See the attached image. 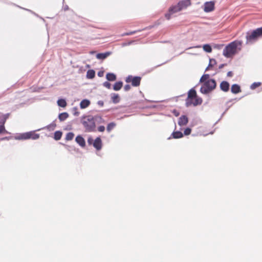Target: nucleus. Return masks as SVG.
Instances as JSON below:
<instances>
[{
    "label": "nucleus",
    "instance_id": "f257e3e1",
    "mask_svg": "<svg viewBox=\"0 0 262 262\" xmlns=\"http://www.w3.org/2000/svg\"><path fill=\"white\" fill-rule=\"evenodd\" d=\"M190 5V2L189 0H184L180 2L178 5L173 6L169 8L168 13L165 14V17L167 19H169L170 18L171 15L182 10Z\"/></svg>",
    "mask_w": 262,
    "mask_h": 262
},
{
    "label": "nucleus",
    "instance_id": "f03ea898",
    "mask_svg": "<svg viewBox=\"0 0 262 262\" xmlns=\"http://www.w3.org/2000/svg\"><path fill=\"white\" fill-rule=\"evenodd\" d=\"M241 41H234L228 45L223 50V54L226 57H230L236 52V49L238 46L242 45Z\"/></svg>",
    "mask_w": 262,
    "mask_h": 262
},
{
    "label": "nucleus",
    "instance_id": "7ed1b4c3",
    "mask_svg": "<svg viewBox=\"0 0 262 262\" xmlns=\"http://www.w3.org/2000/svg\"><path fill=\"white\" fill-rule=\"evenodd\" d=\"M82 123L86 132H93L96 128L95 122L93 119V116L92 115L83 116L82 119Z\"/></svg>",
    "mask_w": 262,
    "mask_h": 262
},
{
    "label": "nucleus",
    "instance_id": "20e7f679",
    "mask_svg": "<svg viewBox=\"0 0 262 262\" xmlns=\"http://www.w3.org/2000/svg\"><path fill=\"white\" fill-rule=\"evenodd\" d=\"M216 83L214 79H210L205 81L200 88V92L203 94H208L216 88Z\"/></svg>",
    "mask_w": 262,
    "mask_h": 262
},
{
    "label": "nucleus",
    "instance_id": "39448f33",
    "mask_svg": "<svg viewBox=\"0 0 262 262\" xmlns=\"http://www.w3.org/2000/svg\"><path fill=\"white\" fill-rule=\"evenodd\" d=\"M262 35V27L253 30L252 32H248L246 35L247 44L252 43Z\"/></svg>",
    "mask_w": 262,
    "mask_h": 262
},
{
    "label": "nucleus",
    "instance_id": "423d86ee",
    "mask_svg": "<svg viewBox=\"0 0 262 262\" xmlns=\"http://www.w3.org/2000/svg\"><path fill=\"white\" fill-rule=\"evenodd\" d=\"M39 137V134H35L34 132H29L19 134L15 137V139L17 140H27L32 139L36 140Z\"/></svg>",
    "mask_w": 262,
    "mask_h": 262
},
{
    "label": "nucleus",
    "instance_id": "0eeeda50",
    "mask_svg": "<svg viewBox=\"0 0 262 262\" xmlns=\"http://www.w3.org/2000/svg\"><path fill=\"white\" fill-rule=\"evenodd\" d=\"M141 77L139 76L133 77L131 75H129L126 78V82L127 83L132 82V84L134 86H138L140 84Z\"/></svg>",
    "mask_w": 262,
    "mask_h": 262
},
{
    "label": "nucleus",
    "instance_id": "6e6552de",
    "mask_svg": "<svg viewBox=\"0 0 262 262\" xmlns=\"http://www.w3.org/2000/svg\"><path fill=\"white\" fill-rule=\"evenodd\" d=\"M214 3L213 2H207L204 4V11L206 12H209L214 10Z\"/></svg>",
    "mask_w": 262,
    "mask_h": 262
},
{
    "label": "nucleus",
    "instance_id": "1a4fd4ad",
    "mask_svg": "<svg viewBox=\"0 0 262 262\" xmlns=\"http://www.w3.org/2000/svg\"><path fill=\"white\" fill-rule=\"evenodd\" d=\"M202 102V99L200 98H196L194 102H192L191 100L187 99L186 101V105L187 107H189L192 104L194 106H196L199 104H201Z\"/></svg>",
    "mask_w": 262,
    "mask_h": 262
},
{
    "label": "nucleus",
    "instance_id": "9d476101",
    "mask_svg": "<svg viewBox=\"0 0 262 262\" xmlns=\"http://www.w3.org/2000/svg\"><path fill=\"white\" fill-rule=\"evenodd\" d=\"M94 147L98 150L102 147V141L100 137H97L93 142Z\"/></svg>",
    "mask_w": 262,
    "mask_h": 262
},
{
    "label": "nucleus",
    "instance_id": "9b49d317",
    "mask_svg": "<svg viewBox=\"0 0 262 262\" xmlns=\"http://www.w3.org/2000/svg\"><path fill=\"white\" fill-rule=\"evenodd\" d=\"M188 121V118L185 115H183L179 118L178 124L180 126L185 125L187 124Z\"/></svg>",
    "mask_w": 262,
    "mask_h": 262
},
{
    "label": "nucleus",
    "instance_id": "f8f14e48",
    "mask_svg": "<svg viewBox=\"0 0 262 262\" xmlns=\"http://www.w3.org/2000/svg\"><path fill=\"white\" fill-rule=\"evenodd\" d=\"M229 83L226 81H222L220 85L221 90L225 92H227L229 91Z\"/></svg>",
    "mask_w": 262,
    "mask_h": 262
},
{
    "label": "nucleus",
    "instance_id": "ddd939ff",
    "mask_svg": "<svg viewBox=\"0 0 262 262\" xmlns=\"http://www.w3.org/2000/svg\"><path fill=\"white\" fill-rule=\"evenodd\" d=\"M75 141L81 147H83L85 146V142L84 138L82 136L80 135L77 136L75 139Z\"/></svg>",
    "mask_w": 262,
    "mask_h": 262
},
{
    "label": "nucleus",
    "instance_id": "4468645a",
    "mask_svg": "<svg viewBox=\"0 0 262 262\" xmlns=\"http://www.w3.org/2000/svg\"><path fill=\"white\" fill-rule=\"evenodd\" d=\"M111 54V52H106L105 53H98L96 55V58L98 59H104Z\"/></svg>",
    "mask_w": 262,
    "mask_h": 262
},
{
    "label": "nucleus",
    "instance_id": "2eb2a0df",
    "mask_svg": "<svg viewBox=\"0 0 262 262\" xmlns=\"http://www.w3.org/2000/svg\"><path fill=\"white\" fill-rule=\"evenodd\" d=\"M90 104V100L88 99L82 100L80 103V107L81 108L83 109L88 107Z\"/></svg>",
    "mask_w": 262,
    "mask_h": 262
},
{
    "label": "nucleus",
    "instance_id": "dca6fc26",
    "mask_svg": "<svg viewBox=\"0 0 262 262\" xmlns=\"http://www.w3.org/2000/svg\"><path fill=\"white\" fill-rule=\"evenodd\" d=\"M231 91L233 94H237L241 92L240 86L238 84H234L231 86Z\"/></svg>",
    "mask_w": 262,
    "mask_h": 262
},
{
    "label": "nucleus",
    "instance_id": "f3484780",
    "mask_svg": "<svg viewBox=\"0 0 262 262\" xmlns=\"http://www.w3.org/2000/svg\"><path fill=\"white\" fill-rule=\"evenodd\" d=\"M93 119L95 122V124H101L104 123V120L102 118L101 116L96 115L93 116Z\"/></svg>",
    "mask_w": 262,
    "mask_h": 262
},
{
    "label": "nucleus",
    "instance_id": "a211bd4d",
    "mask_svg": "<svg viewBox=\"0 0 262 262\" xmlns=\"http://www.w3.org/2000/svg\"><path fill=\"white\" fill-rule=\"evenodd\" d=\"M69 117L68 113L66 112L62 113L59 114L58 119L60 121H63L66 120Z\"/></svg>",
    "mask_w": 262,
    "mask_h": 262
},
{
    "label": "nucleus",
    "instance_id": "6ab92c4d",
    "mask_svg": "<svg viewBox=\"0 0 262 262\" xmlns=\"http://www.w3.org/2000/svg\"><path fill=\"white\" fill-rule=\"evenodd\" d=\"M106 78L108 81H113L116 79V76L114 73H108L106 75Z\"/></svg>",
    "mask_w": 262,
    "mask_h": 262
},
{
    "label": "nucleus",
    "instance_id": "aec40b11",
    "mask_svg": "<svg viewBox=\"0 0 262 262\" xmlns=\"http://www.w3.org/2000/svg\"><path fill=\"white\" fill-rule=\"evenodd\" d=\"M171 136L174 139H179L183 137V134L180 131H176L172 133Z\"/></svg>",
    "mask_w": 262,
    "mask_h": 262
},
{
    "label": "nucleus",
    "instance_id": "412c9836",
    "mask_svg": "<svg viewBox=\"0 0 262 262\" xmlns=\"http://www.w3.org/2000/svg\"><path fill=\"white\" fill-rule=\"evenodd\" d=\"M122 85L123 82L122 81L116 82L113 86V89L115 91H119L122 88Z\"/></svg>",
    "mask_w": 262,
    "mask_h": 262
},
{
    "label": "nucleus",
    "instance_id": "4be33fe9",
    "mask_svg": "<svg viewBox=\"0 0 262 262\" xmlns=\"http://www.w3.org/2000/svg\"><path fill=\"white\" fill-rule=\"evenodd\" d=\"M196 91L193 89L190 90L188 92L187 99L190 100L189 99L195 98L196 97Z\"/></svg>",
    "mask_w": 262,
    "mask_h": 262
},
{
    "label": "nucleus",
    "instance_id": "5701e85b",
    "mask_svg": "<svg viewBox=\"0 0 262 262\" xmlns=\"http://www.w3.org/2000/svg\"><path fill=\"white\" fill-rule=\"evenodd\" d=\"M95 76V72L93 70H89L86 72V78L92 79Z\"/></svg>",
    "mask_w": 262,
    "mask_h": 262
},
{
    "label": "nucleus",
    "instance_id": "b1692460",
    "mask_svg": "<svg viewBox=\"0 0 262 262\" xmlns=\"http://www.w3.org/2000/svg\"><path fill=\"white\" fill-rule=\"evenodd\" d=\"M111 99L114 103H117L119 102V95L117 94H112Z\"/></svg>",
    "mask_w": 262,
    "mask_h": 262
},
{
    "label": "nucleus",
    "instance_id": "393cba45",
    "mask_svg": "<svg viewBox=\"0 0 262 262\" xmlns=\"http://www.w3.org/2000/svg\"><path fill=\"white\" fill-rule=\"evenodd\" d=\"M58 105L62 107H64L67 105V102L64 99H60L57 101Z\"/></svg>",
    "mask_w": 262,
    "mask_h": 262
},
{
    "label": "nucleus",
    "instance_id": "a878e982",
    "mask_svg": "<svg viewBox=\"0 0 262 262\" xmlns=\"http://www.w3.org/2000/svg\"><path fill=\"white\" fill-rule=\"evenodd\" d=\"M62 136V132L60 131H56L54 133V138L56 140H59L60 139Z\"/></svg>",
    "mask_w": 262,
    "mask_h": 262
},
{
    "label": "nucleus",
    "instance_id": "bb28decb",
    "mask_svg": "<svg viewBox=\"0 0 262 262\" xmlns=\"http://www.w3.org/2000/svg\"><path fill=\"white\" fill-rule=\"evenodd\" d=\"M216 63V60L214 59H210L208 66L206 68L205 71H207L209 68L212 67L214 64Z\"/></svg>",
    "mask_w": 262,
    "mask_h": 262
},
{
    "label": "nucleus",
    "instance_id": "cd10ccee",
    "mask_svg": "<svg viewBox=\"0 0 262 262\" xmlns=\"http://www.w3.org/2000/svg\"><path fill=\"white\" fill-rule=\"evenodd\" d=\"M209 74H204L201 77V78L200 80V82L204 83L205 82V81H207V80H209Z\"/></svg>",
    "mask_w": 262,
    "mask_h": 262
},
{
    "label": "nucleus",
    "instance_id": "c85d7f7f",
    "mask_svg": "<svg viewBox=\"0 0 262 262\" xmlns=\"http://www.w3.org/2000/svg\"><path fill=\"white\" fill-rule=\"evenodd\" d=\"M74 137V134L72 132L67 133L66 137V140L67 141L72 140Z\"/></svg>",
    "mask_w": 262,
    "mask_h": 262
},
{
    "label": "nucleus",
    "instance_id": "c756f323",
    "mask_svg": "<svg viewBox=\"0 0 262 262\" xmlns=\"http://www.w3.org/2000/svg\"><path fill=\"white\" fill-rule=\"evenodd\" d=\"M203 49L207 53H210L212 51V48L209 45L206 44L203 46Z\"/></svg>",
    "mask_w": 262,
    "mask_h": 262
},
{
    "label": "nucleus",
    "instance_id": "7c9ffc66",
    "mask_svg": "<svg viewBox=\"0 0 262 262\" xmlns=\"http://www.w3.org/2000/svg\"><path fill=\"white\" fill-rule=\"evenodd\" d=\"M115 126H116V124L114 122H111V123H109L107 125V127H106L107 131L108 132H111V130L112 129H113L115 127Z\"/></svg>",
    "mask_w": 262,
    "mask_h": 262
},
{
    "label": "nucleus",
    "instance_id": "2f4dec72",
    "mask_svg": "<svg viewBox=\"0 0 262 262\" xmlns=\"http://www.w3.org/2000/svg\"><path fill=\"white\" fill-rule=\"evenodd\" d=\"M261 83L260 82H254L253 83L251 86H250V89H252V90H254L255 89V88H256L257 87L259 86V85H260Z\"/></svg>",
    "mask_w": 262,
    "mask_h": 262
},
{
    "label": "nucleus",
    "instance_id": "473e14b6",
    "mask_svg": "<svg viewBox=\"0 0 262 262\" xmlns=\"http://www.w3.org/2000/svg\"><path fill=\"white\" fill-rule=\"evenodd\" d=\"M56 127V124L54 122H52L50 125L47 126V128L49 130H53Z\"/></svg>",
    "mask_w": 262,
    "mask_h": 262
},
{
    "label": "nucleus",
    "instance_id": "72a5a7b5",
    "mask_svg": "<svg viewBox=\"0 0 262 262\" xmlns=\"http://www.w3.org/2000/svg\"><path fill=\"white\" fill-rule=\"evenodd\" d=\"M5 123V121H4L3 124L0 125V134L2 133H7V131L5 130V128L4 124Z\"/></svg>",
    "mask_w": 262,
    "mask_h": 262
},
{
    "label": "nucleus",
    "instance_id": "f704fd0d",
    "mask_svg": "<svg viewBox=\"0 0 262 262\" xmlns=\"http://www.w3.org/2000/svg\"><path fill=\"white\" fill-rule=\"evenodd\" d=\"M103 85L108 89H111V84L110 82H108V81H105L103 83Z\"/></svg>",
    "mask_w": 262,
    "mask_h": 262
},
{
    "label": "nucleus",
    "instance_id": "c9c22d12",
    "mask_svg": "<svg viewBox=\"0 0 262 262\" xmlns=\"http://www.w3.org/2000/svg\"><path fill=\"white\" fill-rule=\"evenodd\" d=\"M191 130L190 128H187L185 129L184 134L185 135H189L190 134Z\"/></svg>",
    "mask_w": 262,
    "mask_h": 262
},
{
    "label": "nucleus",
    "instance_id": "e433bc0d",
    "mask_svg": "<svg viewBox=\"0 0 262 262\" xmlns=\"http://www.w3.org/2000/svg\"><path fill=\"white\" fill-rule=\"evenodd\" d=\"M98 131L102 132L105 130V127L104 126H100L98 128Z\"/></svg>",
    "mask_w": 262,
    "mask_h": 262
},
{
    "label": "nucleus",
    "instance_id": "4c0bfd02",
    "mask_svg": "<svg viewBox=\"0 0 262 262\" xmlns=\"http://www.w3.org/2000/svg\"><path fill=\"white\" fill-rule=\"evenodd\" d=\"M124 89L125 91H128L130 89V86L129 84H126L124 87Z\"/></svg>",
    "mask_w": 262,
    "mask_h": 262
},
{
    "label": "nucleus",
    "instance_id": "58836bf2",
    "mask_svg": "<svg viewBox=\"0 0 262 262\" xmlns=\"http://www.w3.org/2000/svg\"><path fill=\"white\" fill-rule=\"evenodd\" d=\"M97 104L98 105L100 106H103V104H104V103H103V101H102V100H99L97 102Z\"/></svg>",
    "mask_w": 262,
    "mask_h": 262
},
{
    "label": "nucleus",
    "instance_id": "ea45409f",
    "mask_svg": "<svg viewBox=\"0 0 262 262\" xmlns=\"http://www.w3.org/2000/svg\"><path fill=\"white\" fill-rule=\"evenodd\" d=\"M135 32H136V31L127 32V33H125L123 35H130L135 34Z\"/></svg>",
    "mask_w": 262,
    "mask_h": 262
},
{
    "label": "nucleus",
    "instance_id": "a19ab883",
    "mask_svg": "<svg viewBox=\"0 0 262 262\" xmlns=\"http://www.w3.org/2000/svg\"><path fill=\"white\" fill-rule=\"evenodd\" d=\"M88 142L89 144H93V140L92 138H89L88 140Z\"/></svg>",
    "mask_w": 262,
    "mask_h": 262
},
{
    "label": "nucleus",
    "instance_id": "79ce46f5",
    "mask_svg": "<svg viewBox=\"0 0 262 262\" xmlns=\"http://www.w3.org/2000/svg\"><path fill=\"white\" fill-rule=\"evenodd\" d=\"M103 74H104V72L103 71H99L98 73V76L99 77H102L103 76Z\"/></svg>",
    "mask_w": 262,
    "mask_h": 262
},
{
    "label": "nucleus",
    "instance_id": "37998d69",
    "mask_svg": "<svg viewBox=\"0 0 262 262\" xmlns=\"http://www.w3.org/2000/svg\"><path fill=\"white\" fill-rule=\"evenodd\" d=\"M227 76L228 77H232L233 75V73L231 71H229L227 73Z\"/></svg>",
    "mask_w": 262,
    "mask_h": 262
},
{
    "label": "nucleus",
    "instance_id": "c03bdc74",
    "mask_svg": "<svg viewBox=\"0 0 262 262\" xmlns=\"http://www.w3.org/2000/svg\"><path fill=\"white\" fill-rule=\"evenodd\" d=\"M79 114V113L78 112H77V111H75V112L73 113V115L75 116H78Z\"/></svg>",
    "mask_w": 262,
    "mask_h": 262
},
{
    "label": "nucleus",
    "instance_id": "a18cd8bd",
    "mask_svg": "<svg viewBox=\"0 0 262 262\" xmlns=\"http://www.w3.org/2000/svg\"><path fill=\"white\" fill-rule=\"evenodd\" d=\"M226 64H221L219 66V68L220 69H222Z\"/></svg>",
    "mask_w": 262,
    "mask_h": 262
},
{
    "label": "nucleus",
    "instance_id": "49530a36",
    "mask_svg": "<svg viewBox=\"0 0 262 262\" xmlns=\"http://www.w3.org/2000/svg\"><path fill=\"white\" fill-rule=\"evenodd\" d=\"M63 9L64 11H67L69 9V7L67 5L64 6Z\"/></svg>",
    "mask_w": 262,
    "mask_h": 262
},
{
    "label": "nucleus",
    "instance_id": "de8ad7c7",
    "mask_svg": "<svg viewBox=\"0 0 262 262\" xmlns=\"http://www.w3.org/2000/svg\"><path fill=\"white\" fill-rule=\"evenodd\" d=\"M130 43H131V42H128V43H124V44L123 45V46H126V45H130Z\"/></svg>",
    "mask_w": 262,
    "mask_h": 262
}]
</instances>
